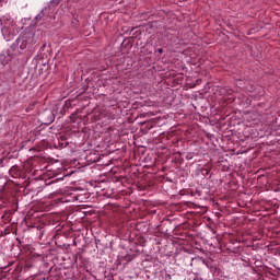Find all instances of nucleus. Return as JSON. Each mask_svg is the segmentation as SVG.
I'll return each instance as SVG.
<instances>
[{
    "mask_svg": "<svg viewBox=\"0 0 280 280\" xmlns=\"http://www.w3.org/2000/svg\"><path fill=\"white\" fill-rule=\"evenodd\" d=\"M158 52H159V54H163V48H159V49H158Z\"/></svg>",
    "mask_w": 280,
    "mask_h": 280,
    "instance_id": "f257e3e1",
    "label": "nucleus"
}]
</instances>
